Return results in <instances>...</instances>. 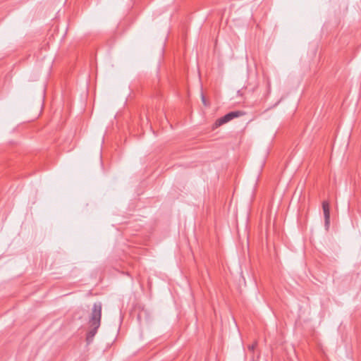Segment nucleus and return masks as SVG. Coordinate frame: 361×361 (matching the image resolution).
Masks as SVG:
<instances>
[{
    "instance_id": "obj_1",
    "label": "nucleus",
    "mask_w": 361,
    "mask_h": 361,
    "mask_svg": "<svg viewBox=\"0 0 361 361\" xmlns=\"http://www.w3.org/2000/svg\"><path fill=\"white\" fill-rule=\"evenodd\" d=\"M102 310V305L100 302L94 303L89 320L90 326H95L96 328L100 326Z\"/></svg>"
},
{
    "instance_id": "obj_2",
    "label": "nucleus",
    "mask_w": 361,
    "mask_h": 361,
    "mask_svg": "<svg viewBox=\"0 0 361 361\" xmlns=\"http://www.w3.org/2000/svg\"><path fill=\"white\" fill-rule=\"evenodd\" d=\"M243 114L240 111H231L226 114L225 116L221 117L220 118L217 119L216 122L214 124L213 128H218L228 121H231L232 119L238 117L239 116L242 115Z\"/></svg>"
},
{
    "instance_id": "obj_6",
    "label": "nucleus",
    "mask_w": 361,
    "mask_h": 361,
    "mask_svg": "<svg viewBox=\"0 0 361 361\" xmlns=\"http://www.w3.org/2000/svg\"><path fill=\"white\" fill-rule=\"evenodd\" d=\"M202 103L204 104V106L207 105L206 99H205V97H204V96L203 94H202Z\"/></svg>"
},
{
    "instance_id": "obj_4",
    "label": "nucleus",
    "mask_w": 361,
    "mask_h": 361,
    "mask_svg": "<svg viewBox=\"0 0 361 361\" xmlns=\"http://www.w3.org/2000/svg\"><path fill=\"white\" fill-rule=\"evenodd\" d=\"M92 329L88 331L87 334V341L88 343L91 342L97 334V329L99 328H96L95 326H90Z\"/></svg>"
},
{
    "instance_id": "obj_3",
    "label": "nucleus",
    "mask_w": 361,
    "mask_h": 361,
    "mask_svg": "<svg viewBox=\"0 0 361 361\" xmlns=\"http://www.w3.org/2000/svg\"><path fill=\"white\" fill-rule=\"evenodd\" d=\"M322 209H323L324 216L325 226L327 229L329 228V224H330V209H329V203L327 201L323 202Z\"/></svg>"
},
{
    "instance_id": "obj_7",
    "label": "nucleus",
    "mask_w": 361,
    "mask_h": 361,
    "mask_svg": "<svg viewBox=\"0 0 361 361\" xmlns=\"http://www.w3.org/2000/svg\"><path fill=\"white\" fill-rule=\"evenodd\" d=\"M268 89H269V90H270V82H268Z\"/></svg>"
},
{
    "instance_id": "obj_5",
    "label": "nucleus",
    "mask_w": 361,
    "mask_h": 361,
    "mask_svg": "<svg viewBox=\"0 0 361 361\" xmlns=\"http://www.w3.org/2000/svg\"><path fill=\"white\" fill-rule=\"evenodd\" d=\"M257 346V342H254L252 344L248 345V350L250 352H253Z\"/></svg>"
}]
</instances>
